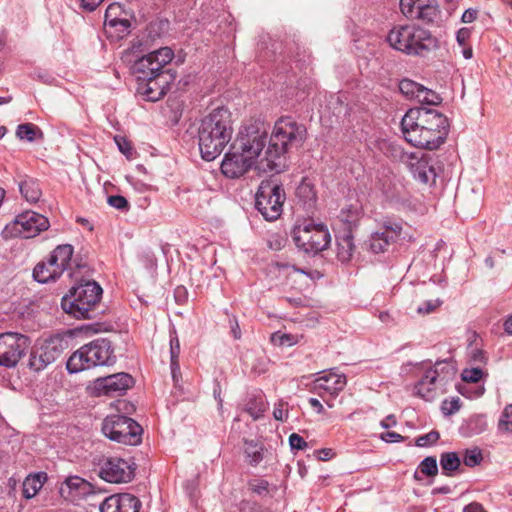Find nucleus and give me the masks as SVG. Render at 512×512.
I'll list each match as a JSON object with an SVG mask.
<instances>
[{
	"label": "nucleus",
	"mask_w": 512,
	"mask_h": 512,
	"mask_svg": "<svg viewBox=\"0 0 512 512\" xmlns=\"http://www.w3.org/2000/svg\"><path fill=\"white\" fill-rule=\"evenodd\" d=\"M404 139L411 145L436 150L449 134L448 118L436 109L427 107L410 108L401 120Z\"/></svg>",
	"instance_id": "f257e3e1"
},
{
	"label": "nucleus",
	"mask_w": 512,
	"mask_h": 512,
	"mask_svg": "<svg viewBox=\"0 0 512 512\" xmlns=\"http://www.w3.org/2000/svg\"><path fill=\"white\" fill-rule=\"evenodd\" d=\"M306 134L305 126L292 117L278 119L265 151L266 164L261 166L263 171L280 173L285 167V154L290 148L301 146L306 139Z\"/></svg>",
	"instance_id": "f03ea898"
},
{
	"label": "nucleus",
	"mask_w": 512,
	"mask_h": 512,
	"mask_svg": "<svg viewBox=\"0 0 512 512\" xmlns=\"http://www.w3.org/2000/svg\"><path fill=\"white\" fill-rule=\"evenodd\" d=\"M233 134L231 113L227 108L212 110L201 121L198 130L199 149L206 161H213L230 142Z\"/></svg>",
	"instance_id": "7ed1b4c3"
},
{
	"label": "nucleus",
	"mask_w": 512,
	"mask_h": 512,
	"mask_svg": "<svg viewBox=\"0 0 512 512\" xmlns=\"http://www.w3.org/2000/svg\"><path fill=\"white\" fill-rule=\"evenodd\" d=\"M386 40L392 49L408 56L427 57L441 46L436 35L417 24L395 25Z\"/></svg>",
	"instance_id": "20e7f679"
},
{
	"label": "nucleus",
	"mask_w": 512,
	"mask_h": 512,
	"mask_svg": "<svg viewBox=\"0 0 512 512\" xmlns=\"http://www.w3.org/2000/svg\"><path fill=\"white\" fill-rule=\"evenodd\" d=\"M420 379L414 384L413 394L426 401L434 400L446 391V386L456 374L454 366L447 361H437L434 365L426 360L412 365Z\"/></svg>",
	"instance_id": "39448f33"
},
{
	"label": "nucleus",
	"mask_w": 512,
	"mask_h": 512,
	"mask_svg": "<svg viewBox=\"0 0 512 512\" xmlns=\"http://www.w3.org/2000/svg\"><path fill=\"white\" fill-rule=\"evenodd\" d=\"M103 290L94 280H81L72 287L61 301V307L67 314L77 319H90L98 306Z\"/></svg>",
	"instance_id": "423d86ee"
},
{
	"label": "nucleus",
	"mask_w": 512,
	"mask_h": 512,
	"mask_svg": "<svg viewBox=\"0 0 512 512\" xmlns=\"http://www.w3.org/2000/svg\"><path fill=\"white\" fill-rule=\"evenodd\" d=\"M291 236L295 245L304 253L318 254L331 242L328 228L310 219L297 220L291 230Z\"/></svg>",
	"instance_id": "0eeeda50"
},
{
	"label": "nucleus",
	"mask_w": 512,
	"mask_h": 512,
	"mask_svg": "<svg viewBox=\"0 0 512 512\" xmlns=\"http://www.w3.org/2000/svg\"><path fill=\"white\" fill-rule=\"evenodd\" d=\"M110 342L106 339H97L83 345L67 360L66 368L69 373H78L84 370L109 364L112 358Z\"/></svg>",
	"instance_id": "6e6552de"
},
{
	"label": "nucleus",
	"mask_w": 512,
	"mask_h": 512,
	"mask_svg": "<svg viewBox=\"0 0 512 512\" xmlns=\"http://www.w3.org/2000/svg\"><path fill=\"white\" fill-rule=\"evenodd\" d=\"M267 137L268 132L264 122L250 120L240 127L232 149L241 150L259 163V157L267 144Z\"/></svg>",
	"instance_id": "1a4fd4ad"
},
{
	"label": "nucleus",
	"mask_w": 512,
	"mask_h": 512,
	"mask_svg": "<svg viewBox=\"0 0 512 512\" xmlns=\"http://www.w3.org/2000/svg\"><path fill=\"white\" fill-rule=\"evenodd\" d=\"M103 434L112 441L138 445L142 440V428L132 418L123 415H111L104 419Z\"/></svg>",
	"instance_id": "9d476101"
},
{
	"label": "nucleus",
	"mask_w": 512,
	"mask_h": 512,
	"mask_svg": "<svg viewBox=\"0 0 512 512\" xmlns=\"http://www.w3.org/2000/svg\"><path fill=\"white\" fill-rule=\"evenodd\" d=\"M285 192L282 185L262 182L255 197V207L267 221L277 220L283 211Z\"/></svg>",
	"instance_id": "9b49d317"
},
{
	"label": "nucleus",
	"mask_w": 512,
	"mask_h": 512,
	"mask_svg": "<svg viewBox=\"0 0 512 512\" xmlns=\"http://www.w3.org/2000/svg\"><path fill=\"white\" fill-rule=\"evenodd\" d=\"M48 219L34 211H25L6 224L2 230L5 239L13 237L33 238L49 228Z\"/></svg>",
	"instance_id": "f8f14e48"
},
{
	"label": "nucleus",
	"mask_w": 512,
	"mask_h": 512,
	"mask_svg": "<svg viewBox=\"0 0 512 512\" xmlns=\"http://www.w3.org/2000/svg\"><path fill=\"white\" fill-rule=\"evenodd\" d=\"M174 57V52L169 47H161L152 51L139 59L133 64V72L137 79H151L152 75L160 73H171L170 69H165Z\"/></svg>",
	"instance_id": "ddd939ff"
},
{
	"label": "nucleus",
	"mask_w": 512,
	"mask_h": 512,
	"mask_svg": "<svg viewBox=\"0 0 512 512\" xmlns=\"http://www.w3.org/2000/svg\"><path fill=\"white\" fill-rule=\"evenodd\" d=\"M78 260L79 258H47L35 266L33 278L39 283H47L59 278L66 269H70L72 265H75L77 270L72 271L69 275L77 279V274L86 267L80 264Z\"/></svg>",
	"instance_id": "4468645a"
},
{
	"label": "nucleus",
	"mask_w": 512,
	"mask_h": 512,
	"mask_svg": "<svg viewBox=\"0 0 512 512\" xmlns=\"http://www.w3.org/2000/svg\"><path fill=\"white\" fill-rule=\"evenodd\" d=\"M30 346L27 336L14 332L0 334V365L14 367Z\"/></svg>",
	"instance_id": "2eb2a0df"
},
{
	"label": "nucleus",
	"mask_w": 512,
	"mask_h": 512,
	"mask_svg": "<svg viewBox=\"0 0 512 512\" xmlns=\"http://www.w3.org/2000/svg\"><path fill=\"white\" fill-rule=\"evenodd\" d=\"M232 150L225 154L221 163V171L226 177L231 179L239 178L252 168L263 171L261 166L266 164L265 156L257 163L252 159V156L245 155L246 153L241 150Z\"/></svg>",
	"instance_id": "dca6fc26"
},
{
	"label": "nucleus",
	"mask_w": 512,
	"mask_h": 512,
	"mask_svg": "<svg viewBox=\"0 0 512 512\" xmlns=\"http://www.w3.org/2000/svg\"><path fill=\"white\" fill-rule=\"evenodd\" d=\"M403 161L411 172L413 178L423 184H433L437 177L435 159L422 152L405 154Z\"/></svg>",
	"instance_id": "f3484780"
},
{
	"label": "nucleus",
	"mask_w": 512,
	"mask_h": 512,
	"mask_svg": "<svg viewBox=\"0 0 512 512\" xmlns=\"http://www.w3.org/2000/svg\"><path fill=\"white\" fill-rule=\"evenodd\" d=\"M346 384L344 374H338L334 370L324 371L313 381V391L332 408L334 406L332 400L338 396Z\"/></svg>",
	"instance_id": "a211bd4d"
},
{
	"label": "nucleus",
	"mask_w": 512,
	"mask_h": 512,
	"mask_svg": "<svg viewBox=\"0 0 512 512\" xmlns=\"http://www.w3.org/2000/svg\"><path fill=\"white\" fill-rule=\"evenodd\" d=\"M174 80L173 73L152 75L147 80L138 79L137 93L146 101L156 102L164 97Z\"/></svg>",
	"instance_id": "6ab92c4d"
},
{
	"label": "nucleus",
	"mask_w": 512,
	"mask_h": 512,
	"mask_svg": "<svg viewBox=\"0 0 512 512\" xmlns=\"http://www.w3.org/2000/svg\"><path fill=\"white\" fill-rule=\"evenodd\" d=\"M402 14L412 20L434 22L440 14L437 0H400Z\"/></svg>",
	"instance_id": "aec40b11"
},
{
	"label": "nucleus",
	"mask_w": 512,
	"mask_h": 512,
	"mask_svg": "<svg viewBox=\"0 0 512 512\" xmlns=\"http://www.w3.org/2000/svg\"><path fill=\"white\" fill-rule=\"evenodd\" d=\"M63 353L62 340L50 338L32 351L29 358V367L35 371H41L55 362Z\"/></svg>",
	"instance_id": "412c9836"
},
{
	"label": "nucleus",
	"mask_w": 512,
	"mask_h": 512,
	"mask_svg": "<svg viewBox=\"0 0 512 512\" xmlns=\"http://www.w3.org/2000/svg\"><path fill=\"white\" fill-rule=\"evenodd\" d=\"M134 475L132 466L122 458H106L100 463L99 476L110 483H127Z\"/></svg>",
	"instance_id": "4be33fe9"
},
{
	"label": "nucleus",
	"mask_w": 512,
	"mask_h": 512,
	"mask_svg": "<svg viewBox=\"0 0 512 512\" xmlns=\"http://www.w3.org/2000/svg\"><path fill=\"white\" fill-rule=\"evenodd\" d=\"M134 384L132 376L128 373L121 372L106 377L97 378L94 381V390L98 394L117 395L125 392Z\"/></svg>",
	"instance_id": "5701e85b"
},
{
	"label": "nucleus",
	"mask_w": 512,
	"mask_h": 512,
	"mask_svg": "<svg viewBox=\"0 0 512 512\" xmlns=\"http://www.w3.org/2000/svg\"><path fill=\"white\" fill-rule=\"evenodd\" d=\"M140 500L129 493L107 497L100 506L101 512H139Z\"/></svg>",
	"instance_id": "b1692460"
},
{
	"label": "nucleus",
	"mask_w": 512,
	"mask_h": 512,
	"mask_svg": "<svg viewBox=\"0 0 512 512\" xmlns=\"http://www.w3.org/2000/svg\"><path fill=\"white\" fill-rule=\"evenodd\" d=\"M91 492V484L78 476L67 478L60 486L61 497L70 502H75Z\"/></svg>",
	"instance_id": "393cba45"
},
{
	"label": "nucleus",
	"mask_w": 512,
	"mask_h": 512,
	"mask_svg": "<svg viewBox=\"0 0 512 512\" xmlns=\"http://www.w3.org/2000/svg\"><path fill=\"white\" fill-rule=\"evenodd\" d=\"M393 242L394 236L385 232L377 231L370 235L366 244L369 252L381 254L388 252V248Z\"/></svg>",
	"instance_id": "a878e982"
},
{
	"label": "nucleus",
	"mask_w": 512,
	"mask_h": 512,
	"mask_svg": "<svg viewBox=\"0 0 512 512\" xmlns=\"http://www.w3.org/2000/svg\"><path fill=\"white\" fill-rule=\"evenodd\" d=\"M19 190L23 198L29 203L38 202L42 196L38 181L31 177H25L19 182Z\"/></svg>",
	"instance_id": "bb28decb"
},
{
	"label": "nucleus",
	"mask_w": 512,
	"mask_h": 512,
	"mask_svg": "<svg viewBox=\"0 0 512 512\" xmlns=\"http://www.w3.org/2000/svg\"><path fill=\"white\" fill-rule=\"evenodd\" d=\"M131 21L129 18H124L121 21H116L104 26L106 36L114 41L123 39L130 33Z\"/></svg>",
	"instance_id": "cd10ccee"
},
{
	"label": "nucleus",
	"mask_w": 512,
	"mask_h": 512,
	"mask_svg": "<svg viewBox=\"0 0 512 512\" xmlns=\"http://www.w3.org/2000/svg\"><path fill=\"white\" fill-rule=\"evenodd\" d=\"M45 479L46 475L44 473L27 476L22 485L23 497L26 499L33 498L42 488Z\"/></svg>",
	"instance_id": "c85d7f7f"
},
{
	"label": "nucleus",
	"mask_w": 512,
	"mask_h": 512,
	"mask_svg": "<svg viewBox=\"0 0 512 512\" xmlns=\"http://www.w3.org/2000/svg\"><path fill=\"white\" fill-rule=\"evenodd\" d=\"M440 466L443 474L453 476L461 466V459L456 452H444L440 456Z\"/></svg>",
	"instance_id": "c756f323"
},
{
	"label": "nucleus",
	"mask_w": 512,
	"mask_h": 512,
	"mask_svg": "<svg viewBox=\"0 0 512 512\" xmlns=\"http://www.w3.org/2000/svg\"><path fill=\"white\" fill-rule=\"evenodd\" d=\"M263 451L264 448L262 445L254 441L245 440L244 452L251 466H256L263 460Z\"/></svg>",
	"instance_id": "7c9ffc66"
},
{
	"label": "nucleus",
	"mask_w": 512,
	"mask_h": 512,
	"mask_svg": "<svg viewBox=\"0 0 512 512\" xmlns=\"http://www.w3.org/2000/svg\"><path fill=\"white\" fill-rule=\"evenodd\" d=\"M130 14L119 3H112L110 4L106 11L104 16V26L107 24H111L116 21H121L124 18H129Z\"/></svg>",
	"instance_id": "2f4dec72"
},
{
	"label": "nucleus",
	"mask_w": 512,
	"mask_h": 512,
	"mask_svg": "<svg viewBox=\"0 0 512 512\" xmlns=\"http://www.w3.org/2000/svg\"><path fill=\"white\" fill-rule=\"evenodd\" d=\"M423 86L409 79H403L399 83V90L403 95L410 99H416L421 97L420 93H423Z\"/></svg>",
	"instance_id": "473e14b6"
},
{
	"label": "nucleus",
	"mask_w": 512,
	"mask_h": 512,
	"mask_svg": "<svg viewBox=\"0 0 512 512\" xmlns=\"http://www.w3.org/2000/svg\"><path fill=\"white\" fill-rule=\"evenodd\" d=\"M267 409V403L262 397L252 398L246 404V412L254 419H260Z\"/></svg>",
	"instance_id": "72a5a7b5"
},
{
	"label": "nucleus",
	"mask_w": 512,
	"mask_h": 512,
	"mask_svg": "<svg viewBox=\"0 0 512 512\" xmlns=\"http://www.w3.org/2000/svg\"><path fill=\"white\" fill-rule=\"evenodd\" d=\"M37 133H39L40 136H42L40 129L32 123L20 124L18 125L16 130V136L20 140H27L29 142H33L36 139Z\"/></svg>",
	"instance_id": "f704fd0d"
},
{
	"label": "nucleus",
	"mask_w": 512,
	"mask_h": 512,
	"mask_svg": "<svg viewBox=\"0 0 512 512\" xmlns=\"http://www.w3.org/2000/svg\"><path fill=\"white\" fill-rule=\"evenodd\" d=\"M361 216V208L358 205L349 204L340 211V219L347 224H355Z\"/></svg>",
	"instance_id": "c9c22d12"
},
{
	"label": "nucleus",
	"mask_w": 512,
	"mask_h": 512,
	"mask_svg": "<svg viewBox=\"0 0 512 512\" xmlns=\"http://www.w3.org/2000/svg\"><path fill=\"white\" fill-rule=\"evenodd\" d=\"M483 460L482 451L478 447L466 449L463 455V462L468 467H475Z\"/></svg>",
	"instance_id": "e433bc0d"
},
{
	"label": "nucleus",
	"mask_w": 512,
	"mask_h": 512,
	"mask_svg": "<svg viewBox=\"0 0 512 512\" xmlns=\"http://www.w3.org/2000/svg\"><path fill=\"white\" fill-rule=\"evenodd\" d=\"M180 342L175 329L170 332V362L174 370H177V362H179Z\"/></svg>",
	"instance_id": "4c0bfd02"
},
{
	"label": "nucleus",
	"mask_w": 512,
	"mask_h": 512,
	"mask_svg": "<svg viewBox=\"0 0 512 512\" xmlns=\"http://www.w3.org/2000/svg\"><path fill=\"white\" fill-rule=\"evenodd\" d=\"M419 470L426 476H436L438 473L437 460L433 456L424 458L419 464Z\"/></svg>",
	"instance_id": "58836bf2"
},
{
	"label": "nucleus",
	"mask_w": 512,
	"mask_h": 512,
	"mask_svg": "<svg viewBox=\"0 0 512 512\" xmlns=\"http://www.w3.org/2000/svg\"><path fill=\"white\" fill-rule=\"evenodd\" d=\"M382 232H385L387 234H390L394 236V241L401 235V232L403 230L402 223L399 221L386 219L382 223Z\"/></svg>",
	"instance_id": "ea45409f"
},
{
	"label": "nucleus",
	"mask_w": 512,
	"mask_h": 512,
	"mask_svg": "<svg viewBox=\"0 0 512 512\" xmlns=\"http://www.w3.org/2000/svg\"><path fill=\"white\" fill-rule=\"evenodd\" d=\"M296 194L299 198L304 199L305 202H313L316 198L313 186L305 182H302L297 187Z\"/></svg>",
	"instance_id": "a19ab883"
},
{
	"label": "nucleus",
	"mask_w": 512,
	"mask_h": 512,
	"mask_svg": "<svg viewBox=\"0 0 512 512\" xmlns=\"http://www.w3.org/2000/svg\"><path fill=\"white\" fill-rule=\"evenodd\" d=\"M499 428L505 431H512V404L507 405L502 412Z\"/></svg>",
	"instance_id": "79ce46f5"
},
{
	"label": "nucleus",
	"mask_w": 512,
	"mask_h": 512,
	"mask_svg": "<svg viewBox=\"0 0 512 512\" xmlns=\"http://www.w3.org/2000/svg\"><path fill=\"white\" fill-rule=\"evenodd\" d=\"M440 435L437 431L432 430L427 434L421 435L416 439V445L419 447H426L435 444Z\"/></svg>",
	"instance_id": "37998d69"
},
{
	"label": "nucleus",
	"mask_w": 512,
	"mask_h": 512,
	"mask_svg": "<svg viewBox=\"0 0 512 512\" xmlns=\"http://www.w3.org/2000/svg\"><path fill=\"white\" fill-rule=\"evenodd\" d=\"M422 90H423V93H420L421 97L417 98L418 102H420L422 104H429V105H436L440 102V97L435 92H433L430 89L425 88L424 86H423Z\"/></svg>",
	"instance_id": "c03bdc74"
},
{
	"label": "nucleus",
	"mask_w": 512,
	"mask_h": 512,
	"mask_svg": "<svg viewBox=\"0 0 512 512\" xmlns=\"http://www.w3.org/2000/svg\"><path fill=\"white\" fill-rule=\"evenodd\" d=\"M271 341L280 346H292L296 343L294 336L290 334H281L279 332L272 334Z\"/></svg>",
	"instance_id": "a18cd8bd"
},
{
	"label": "nucleus",
	"mask_w": 512,
	"mask_h": 512,
	"mask_svg": "<svg viewBox=\"0 0 512 512\" xmlns=\"http://www.w3.org/2000/svg\"><path fill=\"white\" fill-rule=\"evenodd\" d=\"M267 243H268L269 248L272 251L277 252V251L282 250L285 247V245L287 243V239L280 234H272V235H270Z\"/></svg>",
	"instance_id": "49530a36"
},
{
	"label": "nucleus",
	"mask_w": 512,
	"mask_h": 512,
	"mask_svg": "<svg viewBox=\"0 0 512 512\" xmlns=\"http://www.w3.org/2000/svg\"><path fill=\"white\" fill-rule=\"evenodd\" d=\"M483 376V371L480 368L465 369L462 372V379L465 382L476 383Z\"/></svg>",
	"instance_id": "de8ad7c7"
},
{
	"label": "nucleus",
	"mask_w": 512,
	"mask_h": 512,
	"mask_svg": "<svg viewBox=\"0 0 512 512\" xmlns=\"http://www.w3.org/2000/svg\"><path fill=\"white\" fill-rule=\"evenodd\" d=\"M460 409V399L453 398L451 400H444L442 402L441 410L444 415H452L459 411Z\"/></svg>",
	"instance_id": "09e8293b"
},
{
	"label": "nucleus",
	"mask_w": 512,
	"mask_h": 512,
	"mask_svg": "<svg viewBox=\"0 0 512 512\" xmlns=\"http://www.w3.org/2000/svg\"><path fill=\"white\" fill-rule=\"evenodd\" d=\"M108 204L118 210H128L129 203L127 199L121 195H111L108 197Z\"/></svg>",
	"instance_id": "8fccbe9b"
},
{
	"label": "nucleus",
	"mask_w": 512,
	"mask_h": 512,
	"mask_svg": "<svg viewBox=\"0 0 512 512\" xmlns=\"http://www.w3.org/2000/svg\"><path fill=\"white\" fill-rule=\"evenodd\" d=\"M287 406V402L279 400L278 403L275 404L273 417L278 421H285L288 415Z\"/></svg>",
	"instance_id": "3c124183"
},
{
	"label": "nucleus",
	"mask_w": 512,
	"mask_h": 512,
	"mask_svg": "<svg viewBox=\"0 0 512 512\" xmlns=\"http://www.w3.org/2000/svg\"><path fill=\"white\" fill-rule=\"evenodd\" d=\"M289 444L291 449L303 450L307 447V442L297 433H292L289 436Z\"/></svg>",
	"instance_id": "603ef678"
},
{
	"label": "nucleus",
	"mask_w": 512,
	"mask_h": 512,
	"mask_svg": "<svg viewBox=\"0 0 512 512\" xmlns=\"http://www.w3.org/2000/svg\"><path fill=\"white\" fill-rule=\"evenodd\" d=\"M441 305L440 300H428L417 308L419 314H429Z\"/></svg>",
	"instance_id": "864d4df0"
},
{
	"label": "nucleus",
	"mask_w": 512,
	"mask_h": 512,
	"mask_svg": "<svg viewBox=\"0 0 512 512\" xmlns=\"http://www.w3.org/2000/svg\"><path fill=\"white\" fill-rule=\"evenodd\" d=\"M249 486L254 493L262 495L268 492L269 483L268 481L261 479L250 482Z\"/></svg>",
	"instance_id": "5fc2aeb1"
},
{
	"label": "nucleus",
	"mask_w": 512,
	"mask_h": 512,
	"mask_svg": "<svg viewBox=\"0 0 512 512\" xmlns=\"http://www.w3.org/2000/svg\"><path fill=\"white\" fill-rule=\"evenodd\" d=\"M74 248L70 244L58 245L50 256H73Z\"/></svg>",
	"instance_id": "6e6d98bb"
},
{
	"label": "nucleus",
	"mask_w": 512,
	"mask_h": 512,
	"mask_svg": "<svg viewBox=\"0 0 512 512\" xmlns=\"http://www.w3.org/2000/svg\"><path fill=\"white\" fill-rule=\"evenodd\" d=\"M115 141L119 150L127 157H130L132 154V147L130 146V143L123 137H115Z\"/></svg>",
	"instance_id": "4d7b16f0"
},
{
	"label": "nucleus",
	"mask_w": 512,
	"mask_h": 512,
	"mask_svg": "<svg viewBox=\"0 0 512 512\" xmlns=\"http://www.w3.org/2000/svg\"><path fill=\"white\" fill-rule=\"evenodd\" d=\"M380 438L387 442V443H396V442H402L403 441V436L396 433V432H385V433H382Z\"/></svg>",
	"instance_id": "13d9d810"
},
{
	"label": "nucleus",
	"mask_w": 512,
	"mask_h": 512,
	"mask_svg": "<svg viewBox=\"0 0 512 512\" xmlns=\"http://www.w3.org/2000/svg\"><path fill=\"white\" fill-rule=\"evenodd\" d=\"M104 0H81V6L87 11H94Z\"/></svg>",
	"instance_id": "bf43d9fd"
},
{
	"label": "nucleus",
	"mask_w": 512,
	"mask_h": 512,
	"mask_svg": "<svg viewBox=\"0 0 512 512\" xmlns=\"http://www.w3.org/2000/svg\"><path fill=\"white\" fill-rule=\"evenodd\" d=\"M317 458L322 461L330 460L334 456V452L330 448H323L316 451Z\"/></svg>",
	"instance_id": "052dcab7"
},
{
	"label": "nucleus",
	"mask_w": 512,
	"mask_h": 512,
	"mask_svg": "<svg viewBox=\"0 0 512 512\" xmlns=\"http://www.w3.org/2000/svg\"><path fill=\"white\" fill-rule=\"evenodd\" d=\"M341 245L347 247V250L345 252L347 254V256H352V254H353V239H352V237L351 236L343 237L341 240Z\"/></svg>",
	"instance_id": "680f3d73"
},
{
	"label": "nucleus",
	"mask_w": 512,
	"mask_h": 512,
	"mask_svg": "<svg viewBox=\"0 0 512 512\" xmlns=\"http://www.w3.org/2000/svg\"><path fill=\"white\" fill-rule=\"evenodd\" d=\"M468 37L469 32L466 29L459 30L456 35L458 43L463 47L466 45V40L468 39Z\"/></svg>",
	"instance_id": "e2e57ef3"
},
{
	"label": "nucleus",
	"mask_w": 512,
	"mask_h": 512,
	"mask_svg": "<svg viewBox=\"0 0 512 512\" xmlns=\"http://www.w3.org/2000/svg\"><path fill=\"white\" fill-rule=\"evenodd\" d=\"M396 418L394 415H388L384 420L381 421V426L385 429L393 427L396 425Z\"/></svg>",
	"instance_id": "0e129e2a"
},
{
	"label": "nucleus",
	"mask_w": 512,
	"mask_h": 512,
	"mask_svg": "<svg viewBox=\"0 0 512 512\" xmlns=\"http://www.w3.org/2000/svg\"><path fill=\"white\" fill-rule=\"evenodd\" d=\"M297 271H299V272H301V273H303V274L307 275V276H308V277H310L312 280L320 279V278L323 276V274H322V273H320V272H319V271H317V270H311V271L309 270V271H308V270H304V269H297Z\"/></svg>",
	"instance_id": "69168bd1"
},
{
	"label": "nucleus",
	"mask_w": 512,
	"mask_h": 512,
	"mask_svg": "<svg viewBox=\"0 0 512 512\" xmlns=\"http://www.w3.org/2000/svg\"><path fill=\"white\" fill-rule=\"evenodd\" d=\"M309 404L314 408L316 409L317 413L321 414L324 412V407L323 405L321 404V402L316 399V398H310L309 399Z\"/></svg>",
	"instance_id": "338daca9"
},
{
	"label": "nucleus",
	"mask_w": 512,
	"mask_h": 512,
	"mask_svg": "<svg viewBox=\"0 0 512 512\" xmlns=\"http://www.w3.org/2000/svg\"><path fill=\"white\" fill-rule=\"evenodd\" d=\"M463 512H483V509L479 504L471 503L464 508Z\"/></svg>",
	"instance_id": "774afa93"
}]
</instances>
